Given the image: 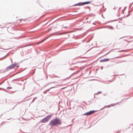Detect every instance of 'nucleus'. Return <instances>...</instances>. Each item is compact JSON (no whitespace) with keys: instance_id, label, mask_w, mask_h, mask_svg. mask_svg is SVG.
Wrapping results in <instances>:
<instances>
[{"instance_id":"obj_15","label":"nucleus","mask_w":133,"mask_h":133,"mask_svg":"<svg viewBox=\"0 0 133 133\" xmlns=\"http://www.w3.org/2000/svg\"><path fill=\"white\" fill-rule=\"evenodd\" d=\"M64 88H62V89H64Z\"/></svg>"},{"instance_id":"obj_5","label":"nucleus","mask_w":133,"mask_h":133,"mask_svg":"<svg viewBox=\"0 0 133 133\" xmlns=\"http://www.w3.org/2000/svg\"><path fill=\"white\" fill-rule=\"evenodd\" d=\"M109 60V59L108 58H105L103 59H101L100 60V62H103L105 61H108Z\"/></svg>"},{"instance_id":"obj_9","label":"nucleus","mask_w":133,"mask_h":133,"mask_svg":"<svg viewBox=\"0 0 133 133\" xmlns=\"http://www.w3.org/2000/svg\"><path fill=\"white\" fill-rule=\"evenodd\" d=\"M81 4V3H78L77 4L74 5V6H77V5H82Z\"/></svg>"},{"instance_id":"obj_2","label":"nucleus","mask_w":133,"mask_h":133,"mask_svg":"<svg viewBox=\"0 0 133 133\" xmlns=\"http://www.w3.org/2000/svg\"><path fill=\"white\" fill-rule=\"evenodd\" d=\"M52 116L51 115H49L41 120V122L42 123H45L48 121L51 118Z\"/></svg>"},{"instance_id":"obj_11","label":"nucleus","mask_w":133,"mask_h":133,"mask_svg":"<svg viewBox=\"0 0 133 133\" xmlns=\"http://www.w3.org/2000/svg\"><path fill=\"white\" fill-rule=\"evenodd\" d=\"M12 88V87H7V89H11Z\"/></svg>"},{"instance_id":"obj_3","label":"nucleus","mask_w":133,"mask_h":133,"mask_svg":"<svg viewBox=\"0 0 133 133\" xmlns=\"http://www.w3.org/2000/svg\"><path fill=\"white\" fill-rule=\"evenodd\" d=\"M129 42L126 40H123L121 42L122 45L123 47L126 46L128 44Z\"/></svg>"},{"instance_id":"obj_13","label":"nucleus","mask_w":133,"mask_h":133,"mask_svg":"<svg viewBox=\"0 0 133 133\" xmlns=\"http://www.w3.org/2000/svg\"><path fill=\"white\" fill-rule=\"evenodd\" d=\"M105 107H107L106 106ZM107 107H109L108 106H107Z\"/></svg>"},{"instance_id":"obj_6","label":"nucleus","mask_w":133,"mask_h":133,"mask_svg":"<svg viewBox=\"0 0 133 133\" xmlns=\"http://www.w3.org/2000/svg\"><path fill=\"white\" fill-rule=\"evenodd\" d=\"M91 1H88L87 2L83 3H81L82 4V5H84L87 4H90L91 3Z\"/></svg>"},{"instance_id":"obj_8","label":"nucleus","mask_w":133,"mask_h":133,"mask_svg":"<svg viewBox=\"0 0 133 133\" xmlns=\"http://www.w3.org/2000/svg\"><path fill=\"white\" fill-rule=\"evenodd\" d=\"M1 26H2V27H1V28H3L5 26V24L3 23L1 25Z\"/></svg>"},{"instance_id":"obj_14","label":"nucleus","mask_w":133,"mask_h":133,"mask_svg":"<svg viewBox=\"0 0 133 133\" xmlns=\"http://www.w3.org/2000/svg\"><path fill=\"white\" fill-rule=\"evenodd\" d=\"M72 75H73V74H72V75H71L70 76H72Z\"/></svg>"},{"instance_id":"obj_1","label":"nucleus","mask_w":133,"mask_h":133,"mask_svg":"<svg viewBox=\"0 0 133 133\" xmlns=\"http://www.w3.org/2000/svg\"><path fill=\"white\" fill-rule=\"evenodd\" d=\"M62 124V122L59 118H56L51 120L50 122L49 125L52 127L54 126L57 125H60Z\"/></svg>"},{"instance_id":"obj_10","label":"nucleus","mask_w":133,"mask_h":133,"mask_svg":"<svg viewBox=\"0 0 133 133\" xmlns=\"http://www.w3.org/2000/svg\"><path fill=\"white\" fill-rule=\"evenodd\" d=\"M48 37L46 38H44V39H43V40L40 43H42L43 42V41H44L46 39H47L48 38Z\"/></svg>"},{"instance_id":"obj_7","label":"nucleus","mask_w":133,"mask_h":133,"mask_svg":"<svg viewBox=\"0 0 133 133\" xmlns=\"http://www.w3.org/2000/svg\"><path fill=\"white\" fill-rule=\"evenodd\" d=\"M16 66L15 64H14L12 65H11L10 66L8 67V68H10V69H13L15 67V66Z\"/></svg>"},{"instance_id":"obj_12","label":"nucleus","mask_w":133,"mask_h":133,"mask_svg":"<svg viewBox=\"0 0 133 133\" xmlns=\"http://www.w3.org/2000/svg\"><path fill=\"white\" fill-rule=\"evenodd\" d=\"M98 93H101V92H98Z\"/></svg>"},{"instance_id":"obj_4","label":"nucleus","mask_w":133,"mask_h":133,"mask_svg":"<svg viewBox=\"0 0 133 133\" xmlns=\"http://www.w3.org/2000/svg\"><path fill=\"white\" fill-rule=\"evenodd\" d=\"M96 112V111L94 110L91 111L84 114V115H89L94 113Z\"/></svg>"}]
</instances>
